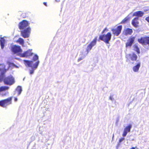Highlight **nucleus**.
Wrapping results in <instances>:
<instances>
[{
	"label": "nucleus",
	"instance_id": "1",
	"mask_svg": "<svg viewBox=\"0 0 149 149\" xmlns=\"http://www.w3.org/2000/svg\"><path fill=\"white\" fill-rule=\"evenodd\" d=\"M24 61L26 65H27L30 67H33V69L31 70L30 71V74H31L33 73L34 70L37 68L39 63V61H37L35 64H33L32 61L24 60Z\"/></svg>",
	"mask_w": 149,
	"mask_h": 149
},
{
	"label": "nucleus",
	"instance_id": "2",
	"mask_svg": "<svg viewBox=\"0 0 149 149\" xmlns=\"http://www.w3.org/2000/svg\"><path fill=\"white\" fill-rule=\"evenodd\" d=\"M111 37V33L108 32L106 34L100 35L99 39L100 40L104 41L106 43L109 44Z\"/></svg>",
	"mask_w": 149,
	"mask_h": 149
},
{
	"label": "nucleus",
	"instance_id": "3",
	"mask_svg": "<svg viewBox=\"0 0 149 149\" xmlns=\"http://www.w3.org/2000/svg\"><path fill=\"white\" fill-rule=\"evenodd\" d=\"M11 50L14 54H17L20 56L22 51L20 46L16 45H13L11 47Z\"/></svg>",
	"mask_w": 149,
	"mask_h": 149
},
{
	"label": "nucleus",
	"instance_id": "4",
	"mask_svg": "<svg viewBox=\"0 0 149 149\" xmlns=\"http://www.w3.org/2000/svg\"><path fill=\"white\" fill-rule=\"evenodd\" d=\"M137 40L140 44L143 45H149V36H146L141 37L138 38Z\"/></svg>",
	"mask_w": 149,
	"mask_h": 149
},
{
	"label": "nucleus",
	"instance_id": "5",
	"mask_svg": "<svg viewBox=\"0 0 149 149\" xmlns=\"http://www.w3.org/2000/svg\"><path fill=\"white\" fill-rule=\"evenodd\" d=\"M12 99V97H10L0 101V106L3 107H5L7 105L11 104Z\"/></svg>",
	"mask_w": 149,
	"mask_h": 149
},
{
	"label": "nucleus",
	"instance_id": "6",
	"mask_svg": "<svg viewBox=\"0 0 149 149\" xmlns=\"http://www.w3.org/2000/svg\"><path fill=\"white\" fill-rule=\"evenodd\" d=\"M4 84L6 85H11L14 84V78L12 76H8L5 78L3 80Z\"/></svg>",
	"mask_w": 149,
	"mask_h": 149
},
{
	"label": "nucleus",
	"instance_id": "7",
	"mask_svg": "<svg viewBox=\"0 0 149 149\" xmlns=\"http://www.w3.org/2000/svg\"><path fill=\"white\" fill-rule=\"evenodd\" d=\"M29 23L27 21L23 20L20 22L18 24V27L19 29L23 30L29 26Z\"/></svg>",
	"mask_w": 149,
	"mask_h": 149
},
{
	"label": "nucleus",
	"instance_id": "8",
	"mask_svg": "<svg viewBox=\"0 0 149 149\" xmlns=\"http://www.w3.org/2000/svg\"><path fill=\"white\" fill-rule=\"evenodd\" d=\"M135 37L134 36L130 37L127 40V42L125 43V47L126 48H130L133 44L134 43Z\"/></svg>",
	"mask_w": 149,
	"mask_h": 149
},
{
	"label": "nucleus",
	"instance_id": "9",
	"mask_svg": "<svg viewBox=\"0 0 149 149\" xmlns=\"http://www.w3.org/2000/svg\"><path fill=\"white\" fill-rule=\"evenodd\" d=\"M31 31V29L30 27L24 29L23 31H21L22 36L25 38H28L29 36Z\"/></svg>",
	"mask_w": 149,
	"mask_h": 149
},
{
	"label": "nucleus",
	"instance_id": "10",
	"mask_svg": "<svg viewBox=\"0 0 149 149\" xmlns=\"http://www.w3.org/2000/svg\"><path fill=\"white\" fill-rule=\"evenodd\" d=\"M97 37H95L93 40L88 45L86 49L87 53H88L91 49L92 47L95 45L97 41Z\"/></svg>",
	"mask_w": 149,
	"mask_h": 149
},
{
	"label": "nucleus",
	"instance_id": "11",
	"mask_svg": "<svg viewBox=\"0 0 149 149\" xmlns=\"http://www.w3.org/2000/svg\"><path fill=\"white\" fill-rule=\"evenodd\" d=\"M122 29V26L119 25L118 26L116 29H112L111 31L114 35L118 36L121 33Z\"/></svg>",
	"mask_w": 149,
	"mask_h": 149
},
{
	"label": "nucleus",
	"instance_id": "12",
	"mask_svg": "<svg viewBox=\"0 0 149 149\" xmlns=\"http://www.w3.org/2000/svg\"><path fill=\"white\" fill-rule=\"evenodd\" d=\"M33 53L31 52V50L29 49L28 50L24 52L22 54H21L20 57H27L32 56Z\"/></svg>",
	"mask_w": 149,
	"mask_h": 149
},
{
	"label": "nucleus",
	"instance_id": "13",
	"mask_svg": "<svg viewBox=\"0 0 149 149\" xmlns=\"http://www.w3.org/2000/svg\"><path fill=\"white\" fill-rule=\"evenodd\" d=\"M132 127L131 125L129 124L125 128L122 134V136L123 137L126 136L127 133L130 132Z\"/></svg>",
	"mask_w": 149,
	"mask_h": 149
},
{
	"label": "nucleus",
	"instance_id": "14",
	"mask_svg": "<svg viewBox=\"0 0 149 149\" xmlns=\"http://www.w3.org/2000/svg\"><path fill=\"white\" fill-rule=\"evenodd\" d=\"M139 19L138 17L134 18L132 21V24L134 27L136 28L138 26L139 22Z\"/></svg>",
	"mask_w": 149,
	"mask_h": 149
},
{
	"label": "nucleus",
	"instance_id": "15",
	"mask_svg": "<svg viewBox=\"0 0 149 149\" xmlns=\"http://www.w3.org/2000/svg\"><path fill=\"white\" fill-rule=\"evenodd\" d=\"M133 32L132 30L129 28H127L124 30L123 33L125 36L131 35Z\"/></svg>",
	"mask_w": 149,
	"mask_h": 149
},
{
	"label": "nucleus",
	"instance_id": "16",
	"mask_svg": "<svg viewBox=\"0 0 149 149\" xmlns=\"http://www.w3.org/2000/svg\"><path fill=\"white\" fill-rule=\"evenodd\" d=\"M129 55L130 56V58L132 61H136L137 58V56L134 53H133L132 54H129Z\"/></svg>",
	"mask_w": 149,
	"mask_h": 149
},
{
	"label": "nucleus",
	"instance_id": "17",
	"mask_svg": "<svg viewBox=\"0 0 149 149\" xmlns=\"http://www.w3.org/2000/svg\"><path fill=\"white\" fill-rule=\"evenodd\" d=\"M144 13L141 11H139L134 12L133 15V16L138 17H142L144 15Z\"/></svg>",
	"mask_w": 149,
	"mask_h": 149
},
{
	"label": "nucleus",
	"instance_id": "18",
	"mask_svg": "<svg viewBox=\"0 0 149 149\" xmlns=\"http://www.w3.org/2000/svg\"><path fill=\"white\" fill-rule=\"evenodd\" d=\"M141 63H139L137 64L134 66L133 68V70L134 72H138L139 69L140 67Z\"/></svg>",
	"mask_w": 149,
	"mask_h": 149
},
{
	"label": "nucleus",
	"instance_id": "19",
	"mask_svg": "<svg viewBox=\"0 0 149 149\" xmlns=\"http://www.w3.org/2000/svg\"><path fill=\"white\" fill-rule=\"evenodd\" d=\"M5 40L3 38H1L0 40V44L1 46V48L3 49L4 46Z\"/></svg>",
	"mask_w": 149,
	"mask_h": 149
},
{
	"label": "nucleus",
	"instance_id": "20",
	"mask_svg": "<svg viewBox=\"0 0 149 149\" xmlns=\"http://www.w3.org/2000/svg\"><path fill=\"white\" fill-rule=\"evenodd\" d=\"M9 88V87L6 86H1L0 87V92L7 90Z\"/></svg>",
	"mask_w": 149,
	"mask_h": 149
},
{
	"label": "nucleus",
	"instance_id": "21",
	"mask_svg": "<svg viewBox=\"0 0 149 149\" xmlns=\"http://www.w3.org/2000/svg\"><path fill=\"white\" fill-rule=\"evenodd\" d=\"M134 50L136 52L137 54H139L140 53L139 48L137 45H135L134 46Z\"/></svg>",
	"mask_w": 149,
	"mask_h": 149
},
{
	"label": "nucleus",
	"instance_id": "22",
	"mask_svg": "<svg viewBox=\"0 0 149 149\" xmlns=\"http://www.w3.org/2000/svg\"><path fill=\"white\" fill-rule=\"evenodd\" d=\"M17 42L19 43V44L21 45L22 46H24V40L22 38H19L17 40Z\"/></svg>",
	"mask_w": 149,
	"mask_h": 149
},
{
	"label": "nucleus",
	"instance_id": "23",
	"mask_svg": "<svg viewBox=\"0 0 149 149\" xmlns=\"http://www.w3.org/2000/svg\"><path fill=\"white\" fill-rule=\"evenodd\" d=\"M129 20V18L128 17H126L123 19L120 23V24H125L127 23Z\"/></svg>",
	"mask_w": 149,
	"mask_h": 149
},
{
	"label": "nucleus",
	"instance_id": "24",
	"mask_svg": "<svg viewBox=\"0 0 149 149\" xmlns=\"http://www.w3.org/2000/svg\"><path fill=\"white\" fill-rule=\"evenodd\" d=\"M17 91L18 92V95H19L22 91V89L20 86H18L17 88Z\"/></svg>",
	"mask_w": 149,
	"mask_h": 149
},
{
	"label": "nucleus",
	"instance_id": "25",
	"mask_svg": "<svg viewBox=\"0 0 149 149\" xmlns=\"http://www.w3.org/2000/svg\"><path fill=\"white\" fill-rule=\"evenodd\" d=\"M38 57L37 55H35L33 57V61H35L37 60H38Z\"/></svg>",
	"mask_w": 149,
	"mask_h": 149
},
{
	"label": "nucleus",
	"instance_id": "26",
	"mask_svg": "<svg viewBox=\"0 0 149 149\" xmlns=\"http://www.w3.org/2000/svg\"><path fill=\"white\" fill-rule=\"evenodd\" d=\"M145 19L149 24V15L146 17Z\"/></svg>",
	"mask_w": 149,
	"mask_h": 149
},
{
	"label": "nucleus",
	"instance_id": "27",
	"mask_svg": "<svg viewBox=\"0 0 149 149\" xmlns=\"http://www.w3.org/2000/svg\"><path fill=\"white\" fill-rule=\"evenodd\" d=\"M124 140V138H121L119 140V142L120 143L122 141Z\"/></svg>",
	"mask_w": 149,
	"mask_h": 149
},
{
	"label": "nucleus",
	"instance_id": "28",
	"mask_svg": "<svg viewBox=\"0 0 149 149\" xmlns=\"http://www.w3.org/2000/svg\"><path fill=\"white\" fill-rule=\"evenodd\" d=\"M107 30V28H105L103 31H102V33L103 34V33L104 32H105V31L106 30Z\"/></svg>",
	"mask_w": 149,
	"mask_h": 149
},
{
	"label": "nucleus",
	"instance_id": "29",
	"mask_svg": "<svg viewBox=\"0 0 149 149\" xmlns=\"http://www.w3.org/2000/svg\"><path fill=\"white\" fill-rule=\"evenodd\" d=\"M43 4L46 6H47V3L46 2H44Z\"/></svg>",
	"mask_w": 149,
	"mask_h": 149
},
{
	"label": "nucleus",
	"instance_id": "30",
	"mask_svg": "<svg viewBox=\"0 0 149 149\" xmlns=\"http://www.w3.org/2000/svg\"><path fill=\"white\" fill-rule=\"evenodd\" d=\"M17 100V99L16 97H15L14 99V101L15 102H16Z\"/></svg>",
	"mask_w": 149,
	"mask_h": 149
},
{
	"label": "nucleus",
	"instance_id": "31",
	"mask_svg": "<svg viewBox=\"0 0 149 149\" xmlns=\"http://www.w3.org/2000/svg\"><path fill=\"white\" fill-rule=\"evenodd\" d=\"M2 80V78L1 76L0 75V82H1Z\"/></svg>",
	"mask_w": 149,
	"mask_h": 149
},
{
	"label": "nucleus",
	"instance_id": "32",
	"mask_svg": "<svg viewBox=\"0 0 149 149\" xmlns=\"http://www.w3.org/2000/svg\"><path fill=\"white\" fill-rule=\"evenodd\" d=\"M130 149H135V148L134 147H132L131 148H130Z\"/></svg>",
	"mask_w": 149,
	"mask_h": 149
},
{
	"label": "nucleus",
	"instance_id": "33",
	"mask_svg": "<svg viewBox=\"0 0 149 149\" xmlns=\"http://www.w3.org/2000/svg\"><path fill=\"white\" fill-rule=\"evenodd\" d=\"M26 17H27L26 16H23V18H24Z\"/></svg>",
	"mask_w": 149,
	"mask_h": 149
},
{
	"label": "nucleus",
	"instance_id": "34",
	"mask_svg": "<svg viewBox=\"0 0 149 149\" xmlns=\"http://www.w3.org/2000/svg\"><path fill=\"white\" fill-rule=\"evenodd\" d=\"M114 136V134H113V137H113V138Z\"/></svg>",
	"mask_w": 149,
	"mask_h": 149
}]
</instances>
